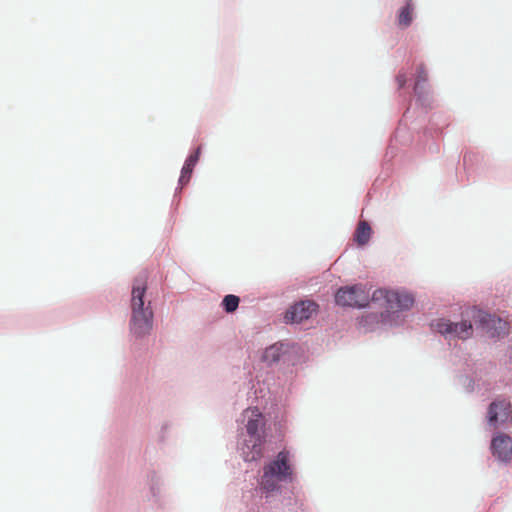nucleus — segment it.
Segmentation results:
<instances>
[{"label": "nucleus", "instance_id": "obj_1", "mask_svg": "<svg viewBox=\"0 0 512 512\" xmlns=\"http://www.w3.org/2000/svg\"><path fill=\"white\" fill-rule=\"evenodd\" d=\"M463 319L461 322L455 323L446 319L437 320L432 326L433 328L443 335H454L455 337L465 340L472 336L473 325L482 326L487 328L488 331L495 327L496 334L499 336L501 331L505 333L507 323L501 319H495L486 312L475 307L467 308L462 313Z\"/></svg>", "mask_w": 512, "mask_h": 512}, {"label": "nucleus", "instance_id": "obj_2", "mask_svg": "<svg viewBox=\"0 0 512 512\" xmlns=\"http://www.w3.org/2000/svg\"><path fill=\"white\" fill-rule=\"evenodd\" d=\"M293 465L290 453L286 450L280 451L274 460L263 466V474L259 481L261 490L272 493L280 489L282 482L293 480Z\"/></svg>", "mask_w": 512, "mask_h": 512}, {"label": "nucleus", "instance_id": "obj_3", "mask_svg": "<svg viewBox=\"0 0 512 512\" xmlns=\"http://www.w3.org/2000/svg\"><path fill=\"white\" fill-rule=\"evenodd\" d=\"M146 292L145 280L136 279L132 288L130 321L131 331L137 336H143L152 329L153 312L150 303L145 306L144 295Z\"/></svg>", "mask_w": 512, "mask_h": 512}, {"label": "nucleus", "instance_id": "obj_4", "mask_svg": "<svg viewBox=\"0 0 512 512\" xmlns=\"http://www.w3.org/2000/svg\"><path fill=\"white\" fill-rule=\"evenodd\" d=\"M370 300V293L363 285L340 288L335 294V301L343 307H365Z\"/></svg>", "mask_w": 512, "mask_h": 512}, {"label": "nucleus", "instance_id": "obj_5", "mask_svg": "<svg viewBox=\"0 0 512 512\" xmlns=\"http://www.w3.org/2000/svg\"><path fill=\"white\" fill-rule=\"evenodd\" d=\"M373 301L384 300L387 309H409L414 304V298L406 292L388 291L384 289L375 290L372 294Z\"/></svg>", "mask_w": 512, "mask_h": 512}, {"label": "nucleus", "instance_id": "obj_6", "mask_svg": "<svg viewBox=\"0 0 512 512\" xmlns=\"http://www.w3.org/2000/svg\"><path fill=\"white\" fill-rule=\"evenodd\" d=\"M512 422L511 403L502 399L494 401L488 409V423L493 428H499Z\"/></svg>", "mask_w": 512, "mask_h": 512}, {"label": "nucleus", "instance_id": "obj_7", "mask_svg": "<svg viewBox=\"0 0 512 512\" xmlns=\"http://www.w3.org/2000/svg\"><path fill=\"white\" fill-rule=\"evenodd\" d=\"M318 305L310 300L300 301L291 306L286 314L285 319L288 323H301L309 319L316 313Z\"/></svg>", "mask_w": 512, "mask_h": 512}, {"label": "nucleus", "instance_id": "obj_8", "mask_svg": "<svg viewBox=\"0 0 512 512\" xmlns=\"http://www.w3.org/2000/svg\"><path fill=\"white\" fill-rule=\"evenodd\" d=\"M491 450L498 460L510 461L512 459V438L507 434H497L491 441Z\"/></svg>", "mask_w": 512, "mask_h": 512}, {"label": "nucleus", "instance_id": "obj_9", "mask_svg": "<svg viewBox=\"0 0 512 512\" xmlns=\"http://www.w3.org/2000/svg\"><path fill=\"white\" fill-rule=\"evenodd\" d=\"M265 437L248 438L242 447V454L245 461H257L263 456Z\"/></svg>", "mask_w": 512, "mask_h": 512}, {"label": "nucleus", "instance_id": "obj_10", "mask_svg": "<svg viewBox=\"0 0 512 512\" xmlns=\"http://www.w3.org/2000/svg\"><path fill=\"white\" fill-rule=\"evenodd\" d=\"M246 413L251 414L246 424L248 438L264 437V435L260 433V429L263 426L262 414L257 408L247 409Z\"/></svg>", "mask_w": 512, "mask_h": 512}, {"label": "nucleus", "instance_id": "obj_11", "mask_svg": "<svg viewBox=\"0 0 512 512\" xmlns=\"http://www.w3.org/2000/svg\"><path fill=\"white\" fill-rule=\"evenodd\" d=\"M201 153V147H198L194 153H192L185 161V164L181 171L179 179L180 184H187L191 178V174L195 165L197 164Z\"/></svg>", "mask_w": 512, "mask_h": 512}, {"label": "nucleus", "instance_id": "obj_12", "mask_svg": "<svg viewBox=\"0 0 512 512\" xmlns=\"http://www.w3.org/2000/svg\"><path fill=\"white\" fill-rule=\"evenodd\" d=\"M372 234V229L366 221H360L357 225L354 240L359 246L366 245Z\"/></svg>", "mask_w": 512, "mask_h": 512}, {"label": "nucleus", "instance_id": "obj_13", "mask_svg": "<svg viewBox=\"0 0 512 512\" xmlns=\"http://www.w3.org/2000/svg\"><path fill=\"white\" fill-rule=\"evenodd\" d=\"M414 4L412 0H405V6L402 7L398 14V25L400 27H408L413 20Z\"/></svg>", "mask_w": 512, "mask_h": 512}, {"label": "nucleus", "instance_id": "obj_14", "mask_svg": "<svg viewBox=\"0 0 512 512\" xmlns=\"http://www.w3.org/2000/svg\"><path fill=\"white\" fill-rule=\"evenodd\" d=\"M280 356H281V346L274 344L265 350V352L263 354V360L268 363H273V362H277L280 359Z\"/></svg>", "mask_w": 512, "mask_h": 512}, {"label": "nucleus", "instance_id": "obj_15", "mask_svg": "<svg viewBox=\"0 0 512 512\" xmlns=\"http://www.w3.org/2000/svg\"><path fill=\"white\" fill-rule=\"evenodd\" d=\"M222 305L226 312L232 313L238 308L239 297L232 294L226 295L222 301Z\"/></svg>", "mask_w": 512, "mask_h": 512}, {"label": "nucleus", "instance_id": "obj_16", "mask_svg": "<svg viewBox=\"0 0 512 512\" xmlns=\"http://www.w3.org/2000/svg\"><path fill=\"white\" fill-rule=\"evenodd\" d=\"M428 79V75H427V72L425 70V67L423 64L419 65L418 68H417V75H416V84H415V89L418 88V86L422 83V82H426Z\"/></svg>", "mask_w": 512, "mask_h": 512}, {"label": "nucleus", "instance_id": "obj_17", "mask_svg": "<svg viewBox=\"0 0 512 512\" xmlns=\"http://www.w3.org/2000/svg\"><path fill=\"white\" fill-rule=\"evenodd\" d=\"M396 81H397L398 87L402 88L407 82L406 73H399L396 77Z\"/></svg>", "mask_w": 512, "mask_h": 512}, {"label": "nucleus", "instance_id": "obj_18", "mask_svg": "<svg viewBox=\"0 0 512 512\" xmlns=\"http://www.w3.org/2000/svg\"><path fill=\"white\" fill-rule=\"evenodd\" d=\"M467 158H468V154H465L464 157H463L464 164H466Z\"/></svg>", "mask_w": 512, "mask_h": 512}]
</instances>
